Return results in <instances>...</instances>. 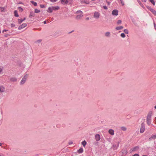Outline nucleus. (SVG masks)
<instances>
[{
  "label": "nucleus",
  "mask_w": 156,
  "mask_h": 156,
  "mask_svg": "<svg viewBox=\"0 0 156 156\" xmlns=\"http://www.w3.org/2000/svg\"><path fill=\"white\" fill-rule=\"evenodd\" d=\"M100 13L98 12H95L94 14V17L96 19H98L100 17Z\"/></svg>",
  "instance_id": "obj_5"
},
{
  "label": "nucleus",
  "mask_w": 156,
  "mask_h": 156,
  "mask_svg": "<svg viewBox=\"0 0 156 156\" xmlns=\"http://www.w3.org/2000/svg\"><path fill=\"white\" fill-rule=\"evenodd\" d=\"M26 19L25 18H24L23 20H23V21L24 20H25Z\"/></svg>",
  "instance_id": "obj_50"
},
{
  "label": "nucleus",
  "mask_w": 156,
  "mask_h": 156,
  "mask_svg": "<svg viewBox=\"0 0 156 156\" xmlns=\"http://www.w3.org/2000/svg\"><path fill=\"white\" fill-rule=\"evenodd\" d=\"M61 2L62 4H67L69 2L68 0H61Z\"/></svg>",
  "instance_id": "obj_11"
},
{
  "label": "nucleus",
  "mask_w": 156,
  "mask_h": 156,
  "mask_svg": "<svg viewBox=\"0 0 156 156\" xmlns=\"http://www.w3.org/2000/svg\"><path fill=\"white\" fill-rule=\"evenodd\" d=\"M139 149V147L138 146H136L134 148L131 149L130 150V151H131V152H132L133 151H135L138 150Z\"/></svg>",
  "instance_id": "obj_8"
},
{
  "label": "nucleus",
  "mask_w": 156,
  "mask_h": 156,
  "mask_svg": "<svg viewBox=\"0 0 156 156\" xmlns=\"http://www.w3.org/2000/svg\"><path fill=\"white\" fill-rule=\"evenodd\" d=\"M121 129L123 131H125L126 130V128L125 126H122L121 127Z\"/></svg>",
  "instance_id": "obj_23"
},
{
  "label": "nucleus",
  "mask_w": 156,
  "mask_h": 156,
  "mask_svg": "<svg viewBox=\"0 0 156 156\" xmlns=\"http://www.w3.org/2000/svg\"><path fill=\"white\" fill-rule=\"evenodd\" d=\"M124 152H125V153L126 154H127V152H126V151H124Z\"/></svg>",
  "instance_id": "obj_49"
},
{
  "label": "nucleus",
  "mask_w": 156,
  "mask_h": 156,
  "mask_svg": "<svg viewBox=\"0 0 156 156\" xmlns=\"http://www.w3.org/2000/svg\"><path fill=\"white\" fill-rule=\"evenodd\" d=\"M156 139V134L152 135L151 137H150L149 140L150 141L152 140L153 139Z\"/></svg>",
  "instance_id": "obj_10"
},
{
  "label": "nucleus",
  "mask_w": 156,
  "mask_h": 156,
  "mask_svg": "<svg viewBox=\"0 0 156 156\" xmlns=\"http://www.w3.org/2000/svg\"><path fill=\"white\" fill-rule=\"evenodd\" d=\"M10 80L12 82H16L17 80V79L15 77H12L10 78Z\"/></svg>",
  "instance_id": "obj_18"
},
{
  "label": "nucleus",
  "mask_w": 156,
  "mask_h": 156,
  "mask_svg": "<svg viewBox=\"0 0 156 156\" xmlns=\"http://www.w3.org/2000/svg\"><path fill=\"white\" fill-rule=\"evenodd\" d=\"M152 114V112L151 111L149 112L147 114V120H151V116Z\"/></svg>",
  "instance_id": "obj_4"
},
{
  "label": "nucleus",
  "mask_w": 156,
  "mask_h": 156,
  "mask_svg": "<svg viewBox=\"0 0 156 156\" xmlns=\"http://www.w3.org/2000/svg\"><path fill=\"white\" fill-rule=\"evenodd\" d=\"M52 7L53 11L57 10L59 9V7L58 6H52Z\"/></svg>",
  "instance_id": "obj_14"
},
{
  "label": "nucleus",
  "mask_w": 156,
  "mask_h": 156,
  "mask_svg": "<svg viewBox=\"0 0 156 156\" xmlns=\"http://www.w3.org/2000/svg\"><path fill=\"white\" fill-rule=\"evenodd\" d=\"M147 156V155H143V156Z\"/></svg>",
  "instance_id": "obj_53"
},
{
  "label": "nucleus",
  "mask_w": 156,
  "mask_h": 156,
  "mask_svg": "<svg viewBox=\"0 0 156 156\" xmlns=\"http://www.w3.org/2000/svg\"><path fill=\"white\" fill-rule=\"evenodd\" d=\"M103 8L105 9H107V7L106 6H103Z\"/></svg>",
  "instance_id": "obj_41"
},
{
  "label": "nucleus",
  "mask_w": 156,
  "mask_h": 156,
  "mask_svg": "<svg viewBox=\"0 0 156 156\" xmlns=\"http://www.w3.org/2000/svg\"><path fill=\"white\" fill-rule=\"evenodd\" d=\"M58 0H50V1L52 2H55Z\"/></svg>",
  "instance_id": "obj_40"
},
{
  "label": "nucleus",
  "mask_w": 156,
  "mask_h": 156,
  "mask_svg": "<svg viewBox=\"0 0 156 156\" xmlns=\"http://www.w3.org/2000/svg\"><path fill=\"white\" fill-rule=\"evenodd\" d=\"M15 26V25L13 23H12L11 24V27H14Z\"/></svg>",
  "instance_id": "obj_38"
},
{
  "label": "nucleus",
  "mask_w": 156,
  "mask_h": 156,
  "mask_svg": "<svg viewBox=\"0 0 156 156\" xmlns=\"http://www.w3.org/2000/svg\"><path fill=\"white\" fill-rule=\"evenodd\" d=\"M151 12L155 16H156V11L153 9H151Z\"/></svg>",
  "instance_id": "obj_24"
},
{
  "label": "nucleus",
  "mask_w": 156,
  "mask_h": 156,
  "mask_svg": "<svg viewBox=\"0 0 156 156\" xmlns=\"http://www.w3.org/2000/svg\"><path fill=\"white\" fill-rule=\"evenodd\" d=\"M109 133L112 135H113L114 134V131L112 129H110L108 130Z\"/></svg>",
  "instance_id": "obj_12"
},
{
  "label": "nucleus",
  "mask_w": 156,
  "mask_h": 156,
  "mask_svg": "<svg viewBox=\"0 0 156 156\" xmlns=\"http://www.w3.org/2000/svg\"><path fill=\"white\" fill-rule=\"evenodd\" d=\"M31 3H32L33 4V5L34 6H36L37 5V4L36 2H34V1H31Z\"/></svg>",
  "instance_id": "obj_31"
},
{
  "label": "nucleus",
  "mask_w": 156,
  "mask_h": 156,
  "mask_svg": "<svg viewBox=\"0 0 156 156\" xmlns=\"http://www.w3.org/2000/svg\"><path fill=\"white\" fill-rule=\"evenodd\" d=\"M87 142L86 141L84 140L82 142V144L83 146L84 147L86 145Z\"/></svg>",
  "instance_id": "obj_25"
},
{
  "label": "nucleus",
  "mask_w": 156,
  "mask_h": 156,
  "mask_svg": "<svg viewBox=\"0 0 156 156\" xmlns=\"http://www.w3.org/2000/svg\"><path fill=\"white\" fill-rule=\"evenodd\" d=\"M14 15L15 16L17 17H18L19 16L17 12V10H16L14 11Z\"/></svg>",
  "instance_id": "obj_22"
},
{
  "label": "nucleus",
  "mask_w": 156,
  "mask_h": 156,
  "mask_svg": "<svg viewBox=\"0 0 156 156\" xmlns=\"http://www.w3.org/2000/svg\"><path fill=\"white\" fill-rule=\"evenodd\" d=\"M147 123L148 126H150L151 124V120H147Z\"/></svg>",
  "instance_id": "obj_28"
},
{
  "label": "nucleus",
  "mask_w": 156,
  "mask_h": 156,
  "mask_svg": "<svg viewBox=\"0 0 156 156\" xmlns=\"http://www.w3.org/2000/svg\"><path fill=\"white\" fill-rule=\"evenodd\" d=\"M121 3L122 5H124V2L122 1V0H120Z\"/></svg>",
  "instance_id": "obj_37"
},
{
  "label": "nucleus",
  "mask_w": 156,
  "mask_h": 156,
  "mask_svg": "<svg viewBox=\"0 0 156 156\" xmlns=\"http://www.w3.org/2000/svg\"><path fill=\"white\" fill-rule=\"evenodd\" d=\"M124 31L126 34H128V30L127 29H124Z\"/></svg>",
  "instance_id": "obj_34"
},
{
  "label": "nucleus",
  "mask_w": 156,
  "mask_h": 156,
  "mask_svg": "<svg viewBox=\"0 0 156 156\" xmlns=\"http://www.w3.org/2000/svg\"><path fill=\"white\" fill-rule=\"evenodd\" d=\"M28 75L27 74L25 75L22 78L20 82V84L21 85L23 84L26 81L28 77Z\"/></svg>",
  "instance_id": "obj_2"
},
{
  "label": "nucleus",
  "mask_w": 156,
  "mask_h": 156,
  "mask_svg": "<svg viewBox=\"0 0 156 156\" xmlns=\"http://www.w3.org/2000/svg\"><path fill=\"white\" fill-rule=\"evenodd\" d=\"M53 9H52V7H49L48 9V10H47V11L48 12H50L51 13L53 11Z\"/></svg>",
  "instance_id": "obj_17"
},
{
  "label": "nucleus",
  "mask_w": 156,
  "mask_h": 156,
  "mask_svg": "<svg viewBox=\"0 0 156 156\" xmlns=\"http://www.w3.org/2000/svg\"><path fill=\"white\" fill-rule=\"evenodd\" d=\"M90 19V17H87L86 18V20H89Z\"/></svg>",
  "instance_id": "obj_42"
},
{
  "label": "nucleus",
  "mask_w": 156,
  "mask_h": 156,
  "mask_svg": "<svg viewBox=\"0 0 156 156\" xmlns=\"http://www.w3.org/2000/svg\"><path fill=\"white\" fill-rule=\"evenodd\" d=\"M0 156H5L3 154H0Z\"/></svg>",
  "instance_id": "obj_46"
},
{
  "label": "nucleus",
  "mask_w": 156,
  "mask_h": 156,
  "mask_svg": "<svg viewBox=\"0 0 156 156\" xmlns=\"http://www.w3.org/2000/svg\"><path fill=\"white\" fill-rule=\"evenodd\" d=\"M73 142L72 141H70L69 142V144H73Z\"/></svg>",
  "instance_id": "obj_44"
},
{
  "label": "nucleus",
  "mask_w": 156,
  "mask_h": 156,
  "mask_svg": "<svg viewBox=\"0 0 156 156\" xmlns=\"http://www.w3.org/2000/svg\"><path fill=\"white\" fill-rule=\"evenodd\" d=\"M34 16V13L33 12H31L30 13V16Z\"/></svg>",
  "instance_id": "obj_36"
},
{
  "label": "nucleus",
  "mask_w": 156,
  "mask_h": 156,
  "mask_svg": "<svg viewBox=\"0 0 156 156\" xmlns=\"http://www.w3.org/2000/svg\"><path fill=\"white\" fill-rule=\"evenodd\" d=\"M18 9L19 11L22 12L23 11V9L20 7H18Z\"/></svg>",
  "instance_id": "obj_26"
},
{
  "label": "nucleus",
  "mask_w": 156,
  "mask_h": 156,
  "mask_svg": "<svg viewBox=\"0 0 156 156\" xmlns=\"http://www.w3.org/2000/svg\"><path fill=\"white\" fill-rule=\"evenodd\" d=\"M77 16L76 19L77 20H79L81 19L83 16V12L81 11H78L76 12Z\"/></svg>",
  "instance_id": "obj_1"
},
{
  "label": "nucleus",
  "mask_w": 156,
  "mask_h": 156,
  "mask_svg": "<svg viewBox=\"0 0 156 156\" xmlns=\"http://www.w3.org/2000/svg\"><path fill=\"white\" fill-rule=\"evenodd\" d=\"M120 36H121L123 37V38H124L125 37V34L124 33H122L121 34V35H120Z\"/></svg>",
  "instance_id": "obj_32"
},
{
  "label": "nucleus",
  "mask_w": 156,
  "mask_h": 156,
  "mask_svg": "<svg viewBox=\"0 0 156 156\" xmlns=\"http://www.w3.org/2000/svg\"><path fill=\"white\" fill-rule=\"evenodd\" d=\"M132 156H139V154H136L133 155Z\"/></svg>",
  "instance_id": "obj_39"
},
{
  "label": "nucleus",
  "mask_w": 156,
  "mask_h": 156,
  "mask_svg": "<svg viewBox=\"0 0 156 156\" xmlns=\"http://www.w3.org/2000/svg\"><path fill=\"white\" fill-rule=\"evenodd\" d=\"M5 91V88L2 86H0V92L2 93L3 92Z\"/></svg>",
  "instance_id": "obj_15"
},
{
  "label": "nucleus",
  "mask_w": 156,
  "mask_h": 156,
  "mask_svg": "<svg viewBox=\"0 0 156 156\" xmlns=\"http://www.w3.org/2000/svg\"><path fill=\"white\" fill-rule=\"evenodd\" d=\"M145 129V127L144 124L143 123L141 124L140 128V132L141 133H143L144 132Z\"/></svg>",
  "instance_id": "obj_3"
},
{
  "label": "nucleus",
  "mask_w": 156,
  "mask_h": 156,
  "mask_svg": "<svg viewBox=\"0 0 156 156\" xmlns=\"http://www.w3.org/2000/svg\"><path fill=\"white\" fill-rule=\"evenodd\" d=\"M40 12V10H38L37 9H35V11H34L36 13H39Z\"/></svg>",
  "instance_id": "obj_30"
},
{
  "label": "nucleus",
  "mask_w": 156,
  "mask_h": 156,
  "mask_svg": "<svg viewBox=\"0 0 156 156\" xmlns=\"http://www.w3.org/2000/svg\"><path fill=\"white\" fill-rule=\"evenodd\" d=\"M44 24H46V21H44Z\"/></svg>",
  "instance_id": "obj_47"
},
{
  "label": "nucleus",
  "mask_w": 156,
  "mask_h": 156,
  "mask_svg": "<svg viewBox=\"0 0 156 156\" xmlns=\"http://www.w3.org/2000/svg\"><path fill=\"white\" fill-rule=\"evenodd\" d=\"M2 145V144L1 143H0V146H1Z\"/></svg>",
  "instance_id": "obj_51"
},
{
  "label": "nucleus",
  "mask_w": 156,
  "mask_h": 156,
  "mask_svg": "<svg viewBox=\"0 0 156 156\" xmlns=\"http://www.w3.org/2000/svg\"><path fill=\"white\" fill-rule=\"evenodd\" d=\"M155 119H156V117H155Z\"/></svg>",
  "instance_id": "obj_56"
},
{
  "label": "nucleus",
  "mask_w": 156,
  "mask_h": 156,
  "mask_svg": "<svg viewBox=\"0 0 156 156\" xmlns=\"http://www.w3.org/2000/svg\"><path fill=\"white\" fill-rule=\"evenodd\" d=\"M71 0H68V1H69H69H70Z\"/></svg>",
  "instance_id": "obj_52"
},
{
  "label": "nucleus",
  "mask_w": 156,
  "mask_h": 156,
  "mask_svg": "<svg viewBox=\"0 0 156 156\" xmlns=\"http://www.w3.org/2000/svg\"><path fill=\"white\" fill-rule=\"evenodd\" d=\"M142 1L144 2H145L146 1V0H142Z\"/></svg>",
  "instance_id": "obj_48"
},
{
  "label": "nucleus",
  "mask_w": 156,
  "mask_h": 156,
  "mask_svg": "<svg viewBox=\"0 0 156 156\" xmlns=\"http://www.w3.org/2000/svg\"><path fill=\"white\" fill-rule=\"evenodd\" d=\"M149 1L154 5H155V2L154 0H149Z\"/></svg>",
  "instance_id": "obj_35"
},
{
  "label": "nucleus",
  "mask_w": 156,
  "mask_h": 156,
  "mask_svg": "<svg viewBox=\"0 0 156 156\" xmlns=\"http://www.w3.org/2000/svg\"><path fill=\"white\" fill-rule=\"evenodd\" d=\"M4 70V68L2 66H0V75L2 74Z\"/></svg>",
  "instance_id": "obj_13"
},
{
  "label": "nucleus",
  "mask_w": 156,
  "mask_h": 156,
  "mask_svg": "<svg viewBox=\"0 0 156 156\" xmlns=\"http://www.w3.org/2000/svg\"><path fill=\"white\" fill-rule=\"evenodd\" d=\"M105 35L106 37H109L110 36V33L109 32H106L105 33Z\"/></svg>",
  "instance_id": "obj_21"
},
{
  "label": "nucleus",
  "mask_w": 156,
  "mask_h": 156,
  "mask_svg": "<svg viewBox=\"0 0 156 156\" xmlns=\"http://www.w3.org/2000/svg\"><path fill=\"white\" fill-rule=\"evenodd\" d=\"M41 41V40H39L37 41V42L38 43H40Z\"/></svg>",
  "instance_id": "obj_45"
},
{
  "label": "nucleus",
  "mask_w": 156,
  "mask_h": 156,
  "mask_svg": "<svg viewBox=\"0 0 156 156\" xmlns=\"http://www.w3.org/2000/svg\"><path fill=\"white\" fill-rule=\"evenodd\" d=\"M83 151V149L82 148H80V149H79L77 151V152L79 153H82Z\"/></svg>",
  "instance_id": "obj_20"
},
{
  "label": "nucleus",
  "mask_w": 156,
  "mask_h": 156,
  "mask_svg": "<svg viewBox=\"0 0 156 156\" xmlns=\"http://www.w3.org/2000/svg\"><path fill=\"white\" fill-rule=\"evenodd\" d=\"M6 30H4L3 31H6Z\"/></svg>",
  "instance_id": "obj_55"
},
{
  "label": "nucleus",
  "mask_w": 156,
  "mask_h": 156,
  "mask_svg": "<svg viewBox=\"0 0 156 156\" xmlns=\"http://www.w3.org/2000/svg\"><path fill=\"white\" fill-rule=\"evenodd\" d=\"M95 140L97 141H99L101 139L100 135L98 134H97L95 135Z\"/></svg>",
  "instance_id": "obj_6"
},
{
  "label": "nucleus",
  "mask_w": 156,
  "mask_h": 156,
  "mask_svg": "<svg viewBox=\"0 0 156 156\" xmlns=\"http://www.w3.org/2000/svg\"><path fill=\"white\" fill-rule=\"evenodd\" d=\"M6 8V7H5V6L4 7H0V9L1 10V12H5V9Z\"/></svg>",
  "instance_id": "obj_16"
},
{
  "label": "nucleus",
  "mask_w": 156,
  "mask_h": 156,
  "mask_svg": "<svg viewBox=\"0 0 156 156\" xmlns=\"http://www.w3.org/2000/svg\"><path fill=\"white\" fill-rule=\"evenodd\" d=\"M154 108H155V109H156V106H155V107H154Z\"/></svg>",
  "instance_id": "obj_54"
},
{
  "label": "nucleus",
  "mask_w": 156,
  "mask_h": 156,
  "mask_svg": "<svg viewBox=\"0 0 156 156\" xmlns=\"http://www.w3.org/2000/svg\"><path fill=\"white\" fill-rule=\"evenodd\" d=\"M40 7L41 8H44V5H41Z\"/></svg>",
  "instance_id": "obj_43"
},
{
  "label": "nucleus",
  "mask_w": 156,
  "mask_h": 156,
  "mask_svg": "<svg viewBox=\"0 0 156 156\" xmlns=\"http://www.w3.org/2000/svg\"><path fill=\"white\" fill-rule=\"evenodd\" d=\"M122 23V21L121 20H118L117 22V23L118 24H121Z\"/></svg>",
  "instance_id": "obj_33"
},
{
  "label": "nucleus",
  "mask_w": 156,
  "mask_h": 156,
  "mask_svg": "<svg viewBox=\"0 0 156 156\" xmlns=\"http://www.w3.org/2000/svg\"><path fill=\"white\" fill-rule=\"evenodd\" d=\"M18 23L20 24L23 22V20L21 19H18Z\"/></svg>",
  "instance_id": "obj_29"
},
{
  "label": "nucleus",
  "mask_w": 156,
  "mask_h": 156,
  "mask_svg": "<svg viewBox=\"0 0 156 156\" xmlns=\"http://www.w3.org/2000/svg\"><path fill=\"white\" fill-rule=\"evenodd\" d=\"M81 2L82 4L85 3L87 4H88L89 3V2H86L85 1H81Z\"/></svg>",
  "instance_id": "obj_27"
},
{
  "label": "nucleus",
  "mask_w": 156,
  "mask_h": 156,
  "mask_svg": "<svg viewBox=\"0 0 156 156\" xmlns=\"http://www.w3.org/2000/svg\"><path fill=\"white\" fill-rule=\"evenodd\" d=\"M27 26V24L26 23H23L18 28L19 30H21Z\"/></svg>",
  "instance_id": "obj_7"
},
{
  "label": "nucleus",
  "mask_w": 156,
  "mask_h": 156,
  "mask_svg": "<svg viewBox=\"0 0 156 156\" xmlns=\"http://www.w3.org/2000/svg\"><path fill=\"white\" fill-rule=\"evenodd\" d=\"M123 28V27L122 26H119V27H117L115 28V29L116 30H120L122 29Z\"/></svg>",
  "instance_id": "obj_19"
},
{
  "label": "nucleus",
  "mask_w": 156,
  "mask_h": 156,
  "mask_svg": "<svg viewBox=\"0 0 156 156\" xmlns=\"http://www.w3.org/2000/svg\"><path fill=\"white\" fill-rule=\"evenodd\" d=\"M112 14L113 15L117 16L118 15V11L117 10L115 9L112 11Z\"/></svg>",
  "instance_id": "obj_9"
}]
</instances>
